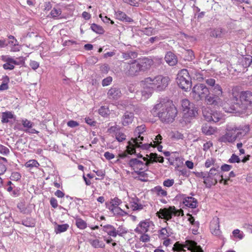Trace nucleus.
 Instances as JSON below:
<instances>
[{"mask_svg": "<svg viewBox=\"0 0 252 252\" xmlns=\"http://www.w3.org/2000/svg\"><path fill=\"white\" fill-rule=\"evenodd\" d=\"M104 156L107 160H110L115 158V155L109 152H106L104 154Z\"/></svg>", "mask_w": 252, "mask_h": 252, "instance_id": "obj_62", "label": "nucleus"}, {"mask_svg": "<svg viewBox=\"0 0 252 252\" xmlns=\"http://www.w3.org/2000/svg\"><path fill=\"white\" fill-rule=\"evenodd\" d=\"M61 10L60 8H54L50 12L51 17L55 18L58 17L61 14Z\"/></svg>", "mask_w": 252, "mask_h": 252, "instance_id": "obj_49", "label": "nucleus"}, {"mask_svg": "<svg viewBox=\"0 0 252 252\" xmlns=\"http://www.w3.org/2000/svg\"><path fill=\"white\" fill-rule=\"evenodd\" d=\"M171 229L169 227L161 228L158 231L159 237L161 239H166L172 234Z\"/></svg>", "mask_w": 252, "mask_h": 252, "instance_id": "obj_26", "label": "nucleus"}, {"mask_svg": "<svg viewBox=\"0 0 252 252\" xmlns=\"http://www.w3.org/2000/svg\"><path fill=\"white\" fill-rule=\"evenodd\" d=\"M219 167H212L211 168L209 172H207V174L213 177H217L218 180L220 179V183H222V181L223 180V176L222 175H220L219 172H218V169Z\"/></svg>", "mask_w": 252, "mask_h": 252, "instance_id": "obj_30", "label": "nucleus"}, {"mask_svg": "<svg viewBox=\"0 0 252 252\" xmlns=\"http://www.w3.org/2000/svg\"><path fill=\"white\" fill-rule=\"evenodd\" d=\"M0 59L6 63L3 64V68L5 70H13L15 65H21L24 63L23 57H19L16 60L8 55H2Z\"/></svg>", "mask_w": 252, "mask_h": 252, "instance_id": "obj_11", "label": "nucleus"}, {"mask_svg": "<svg viewBox=\"0 0 252 252\" xmlns=\"http://www.w3.org/2000/svg\"><path fill=\"white\" fill-rule=\"evenodd\" d=\"M89 243L94 248H103L105 247L103 242L98 239H91Z\"/></svg>", "mask_w": 252, "mask_h": 252, "instance_id": "obj_33", "label": "nucleus"}, {"mask_svg": "<svg viewBox=\"0 0 252 252\" xmlns=\"http://www.w3.org/2000/svg\"><path fill=\"white\" fill-rule=\"evenodd\" d=\"M212 121L214 122H218L220 120L222 117V114L218 111H213V113L212 115Z\"/></svg>", "mask_w": 252, "mask_h": 252, "instance_id": "obj_43", "label": "nucleus"}, {"mask_svg": "<svg viewBox=\"0 0 252 252\" xmlns=\"http://www.w3.org/2000/svg\"><path fill=\"white\" fill-rule=\"evenodd\" d=\"M177 83L183 90L187 91L191 85V78L187 69L181 70L178 74Z\"/></svg>", "mask_w": 252, "mask_h": 252, "instance_id": "obj_8", "label": "nucleus"}, {"mask_svg": "<svg viewBox=\"0 0 252 252\" xmlns=\"http://www.w3.org/2000/svg\"><path fill=\"white\" fill-rule=\"evenodd\" d=\"M249 131V126H233L227 128L224 135L219 138V141L223 143H233L237 139H240Z\"/></svg>", "mask_w": 252, "mask_h": 252, "instance_id": "obj_4", "label": "nucleus"}, {"mask_svg": "<svg viewBox=\"0 0 252 252\" xmlns=\"http://www.w3.org/2000/svg\"><path fill=\"white\" fill-rule=\"evenodd\" d=\"M215 162V159L213 158H208L205 163V166L207 168L210 167L211 166L213 165Z\"/></svg>", "mask_w": 252, "mask_h": 252, "instance_id": "obj_58", "label": "nucleus"}, {"mask_svg": "<svg viewBox=\"0 0 252 252\" xmlns=\"http://www.w3.org/2000/svg\"><path fill=\"white\" fill-rule=\"evenodd\" d=\"M166 62L170 66L175 65L177 63V58L176 55L171 52H168L165 56Z\"/></svg>", "mask_w": 252, "mask_h": 252, "instance_id": "obj_20", "label": "nucleus"}, {"mask_svg": "<svg viewBox=\"0 0 252 252\" xmlns=\"http://www.w3.org/2000/svg\"><path fill=\"white\" fill-rule=\"evenodd\" d=\"M23 126L28 128H32L33 125V123L27 119H24L22 121Z\"/></svg>", "mask_w": 252, "mask_h": 252, "instance_id": "obj_52", "label": "nucleus"}, {"mask_svg": "<svg viewBox=\"0 0 252 252\" xmlns=\"http://www.w3.org/2000/svg\"><path fill=\"white\" fill-rule=\"evenodd\" d=\"M99 17L104 23H108L109 21H110L111 24H113L114 23L113 21L111 20L110 18H108L106 16H103L101 14L99 15Z\"/></svg>", "mask_w": 252, "mask_h": 252, "instance_id": "obj_61", "label": "nucleus"}, {"mask_svg": "<svg viewBox=\"0 0 252 252\" xmlns=\"http://www.w3.org/2000/svg\"><path fill=\"white\" fill-rule=\"evenodd\" d=\"M232 234L233 236L239 239V240L242 239L244 237V234L243 232H241L239 229H236L233 231Z\"/></svg>", "mask_w": 252, "mask_h": 252, "instance_id": "obj_45", "label": "nucleus"}, {"mask_svg": "<svg viewBox=\"0 0 252 252\" xmlns=\"http://www.w3.org/2000/svg\"><path fill=\"white\" fill-rule=\"evenodd\" d=\"M39 63L36 61H32L30 63V66L34 70L36 69L39 67Z\"/></svg>", "mask_w": 252, "mask_h": 252, "instance_id": "obj_64", "label": "nucleus"}, {"mask_svg": "<svg viewBox=\"0 0 252 252\" xmlns=\"http://www.w3.org/2000/svg\"><path fill=\"white\" fill-rule=\"evenodd\" d=\"M154 115H158L161 121L172 122L177 114L176 108L170 102H160L156 104L152 109Z\"/></svg>", "mask_w": 252, "mask_h": 252, "instance_id": "obj_2", "label": "nucleus"}, {"mask_svg": "<svg viewBox=\"0 0 252 252\" xmlns=\"http://www.w3.org/2000/svg\"><path fill=\"white\" fill-rule=\"evenodd\" d=\"M69 225L67 224H58L55 227V231L56 233H60L66 231Z\"/></svg>", "mask_w": 252, "mask_h": 252, "instance_id": "obj_38", "label": "nucleus"}, {"mask_svg": "<svg viewBox=\"0 0 252 252\" xmlns=\"http://www.w3.org/2000/svg\"><path fill=\"white\" fill-rule=\"evenodd\" d=\"M134 115L131 112H126L122 118V124L126 126L131 124L133 120Z\"/></svg>", "mask_w": 252, "mask_h": 252, "instance_id": "obj_21", "label": "nucleus"}, {"mask_svg": "<svg viewBox=\"0 0 252 252\" xmlns=\"http://www.w3.org/2000/svg\"><path fill=\"white\" fill-rule=\"evenodd\" d=\"M148 159H151L153 161V163L154 162H159L160 163H162L164 161L163 158L162 157H158L157 154L154 153H150Z\"/></svg>", "mask_w": 252, "mask_h": 252, "instance_id": "obj_39", "label": "nucleus"}, {"mask_svg": "<svg viewBox=\"0 0 252 252\" xmlns=\"http://www.w3.org/2000/svg\"><path fill=\"white\" fill-rule=\"evenodd\" d=\"M209 93V91L205 85L198 84L192 88L191 95L194 100L199 101L204 98Z\"/></svg>", "mask_w": 252, "mask_h": 252, "instance_id": "obj_10", "label": "nucleus"}, {"mask_svg": "<svg viewBox=\"0 0 252 252\" xmlns=\"http://www.w3.org/2000/svg\"><path fill=\"white\" fill-rule=\"evenodd\" d=\"M67 125L70 127H75L79 126V123L76 121L71 120L67 122Z\"/></svg>", "mask_w": 252, "mask_h": 252, "instance_id": "obj_63", "label": "nucleus"}, {"mask_svg": "<svg viewBox=\"0 0 252 252\" xmlns=\"http://www.w3.org/2000/svg\"><path fill=\"white\" fill-rule=\"evenodd\" d=\"M108 131L110 133L114 134L116 139L119 142H122L126 139V135L120 131L119 127L117 126H111Z\"/></svg>", "mask_w": 252, "mask_h": 252, "instance_id": "obj_15", "label": "nucleus"}, {"mask_svg": "<svg viewBox=\"0 0 252 252\" xmlns=\"http://www.w3.org/2000/svg\"><path fill=\"white\" fill-rule=\"evenodd\" d=\"M213 111L208 107H204L202 108V114L205 119L208 122H211L212 120V115Z\"/></svg>", "mask_w": 252, "mask_h": 252, "instance_id": "obj_27", "label": "nucleus"}, {"mask_svg": "<svg viewBox=\"0 0 252 252\" xmlns=\"http://www.w3.org/2000/svg\"><path fill=\"white\" fill-rule=\"evenodd\" d=\"M103 231L107 233L109 236L113 237H116V229L113 226L110 224L104 225L103 226Z\"/></svg>", "mask_w": 252, "mask_h": 252, "instance_id": "obj_29", "label": "nucleus"}, {"mask_svg": "<svg viewBox=\"0 0 252 252\" xmlns=\"http://www.w3.org/2000/svg\"><path fill=\"white\" fill-rule=\"evenodd\" d=\"M75 224L80 229H85L87 227L86 222L80 218H76L75 219Z\"/></svg>", "mask_w": 252, "mask_h": 252, "instance_id": "obj_35", "label": "nucleus"}, {"mask_svg": "<svg viewBox=\"0 0 252 252\" xmlns=\"http://www.w3.org/2000/svg\"><path fill=\"white\" fill-rule=\"evenodd\" d=\"M122 56L125 60H128L129 59H135L137 57V54L134 51H127L126 52H123Z\"/></svg>", "mask_w": 252, "mask_h": 252, "instance_id": "obj_36", "label": "nucleus"}, {"mask_svg": "<svg viewBox=\"0 0 252 252\" xmlns=\"http://www.w3.org/2000/svg\"><path fill=\"white\" fill-rule=\"evenodd\" d=\"M9 150L5 146L0 145V154L3 155H7L9 153Z\"/></svg>", "mask_w": 252, "mask_h": 252, "instance_id": "obj_54", "label": "nucleus"}, {"mask_svg": "<svg viewBox=\"0 0 252 252\" xmlns=\"http://www.w3.org/2000/svg\"><path fill=\"white\" fill-rule=\"evenodd\" d=\"M183 203L186 206L191 208H195L197 205L196 200L192 197H185Z\"/></svg>", "mask_w": 252, "mask_h": 252, "instance_id": "obj_23", "label": "nucleus"}, {"mask_svg": "<svg viewBox=\"0 0 252 252\" xmlns=\"http://www.w3.org/2000/svg\"><path fill=\"white\" fill-rule=\"evenodd\" d=\"M98 113L102 116H105L108 115V109L105 106H101L98 110Z\"/></svg>", "mask_w": 252, "mask_h": 252, "instance_id": "obj_53", "label": "nucleus"}, {"mask_svg": "<svg viewBox=\"0 0 252 252\" xmlns=\"http://www.w3.org/2000/svg\"><path fill=\"white\" fill-rule=\"evenodd\" d=\"M107 95L110 99H117L121 96L122 93L119 89L112 88L108 91Z\"/></svg>", "mask_w": 252, "mask_h": 252, "instance_id": "obj_19", "label": "nucleus"}, {"mask_svg": "<svg viewBox=\"0 0 252 252\" xmlns=\"http://www.w3.org/2000/svg\"><path fill=\"white\" fill-rule=\"evenodd\" d=\"M219 219L218 218H214L210 223V230L211 233L216 236H220L221 231L220 229Z\"/></svg>", "mask_w": 252, "mask_h": 252, "instance_id": "obj_18", "label": "nucleus"}, {"mask_svg": "<svg viewBox=\"0 0 252 252\" xmlns=\"http://www.w3.org/2000/svg\"><path fill=\"white\" fill-rule=\"evenodd\" d=\"M109 210L114 215L118 216H125L127 214V210L121 209L119 207L114 208H109Z\"/></svg>", "mask_w": 252, "mask_h": 252, "instance_id": "obj_24", "label": "nucleus"}, {"mask_svg": "<svg viewBox=\"0 0 252 252\" xmlns=\"http://www.w3.org/2000/svg\"><path fill=\"white\" fill-rule=\"evenodd\" d=\"M9 78L6 76L4 78L5 83H2L0 85V91H4L8 89V82H9Z\"/></svg>", "mask_w": 252, "mask_h": 252, "instance_id": "obj_50", "label": "nucleus"}, {"mask_svg": "<svg viewBox=\"0 0 252 252\" xmlns=\"http://www.w3.org/2000/svg\"><path fill=\"white\" fill-rule=\"evenodd\" d=\"M127 68L129 66L128 73L130 75H134L140 70H143L141 63L136 60H134L131 63L126 64Z\"/></svg>", "mask_w": 252, "mask_h": 252, "instance_id": "obj_17", "label": "nucleus"}, {"mask_svg": "<svg viewBox=\"0 0 252 252\" xmlns=\"http://www.w3.org/2000/svg\"><path fill=\"white\" fill-rule=\"evenodd\" d=\"M125 208L128 211L130 209L132 211H140L144 208V205H142L139 201V200L137 197L132 198L129 200V205L126 204Z\"/></svg>", "mask_w": 252, "mask_h": 252, "instance_id": "obj_14", "label": "nucleus"}, {"mask_svg": "<svg viewBox=\"0 0 252 252\" xmlns=\"http://www.w3.org/2000/svg\"><path fill=\"white\" fill-rule=\"evenodd\" d=\"M17 207L21 212L23 213L28 214L29 213V211L27 209L25 204L23 202L19 203L17 205Z\"/></svg>", "mask_w": 252, "mask_h": 252, "instance_id": "obj_46", "label": "nucleus"}, {"mask_svg": "<svg viewBox=\"0 0 252 252\" xmlns=\"http://www.w3.org/2000/svg\"><path fill=\"white\" fill-rule=\"evenodd\" d=\"M174 183V181L173 179H167L163 182V185L166 187L169 188L172 186Z\"/></svg>", "mask_w": 252, "mask_h": 252, "instance_id": "obj_57", "label": "nucleus"}, {"mask_svg": "<svg viewBox=\"0 0 252 252\" xmlns=\"http://www.w3.org/2000/svg\"><path fill=\"white\" fill-rule=\"evenodd\" d=\"M91 29L95 32L98 34H102L104 32V30L102 27L96 25L95 24H93L91 25Z\"/></svg>", "mask_w": 252, "mask_h": 252, "instance_id": "obj_41", "label": "nucleus"}, {"mask_svg": "<svg viewBox=\"0 0 252 252\" xmlns=\"http://www.w3.org/2000/svg\"><path fill=\"white\" fill-rule=\"evenodd\" d=\"M213 91L218 96H221L222 95V90L221 87L219 84H215L213 87Z\"/></svg>", "mask_w": 252, "mask_h": 252, "instance_id": "obj_42", "label": "nucleus"}, {"mask_svg": "<svg viewBox=\"0 0 252 252\" xmlns=\"http://www.w3.org/2000/svg\"><path fill=\"white\" fill-rule=\"evenodd\" d=\"M122 201L121 199H119L118 197H115L114 198L111 199L109 202H107L106 203V206L108 209H109V208H114L119 207V205L122 203Z\"/></svg>", "mask_w": 252, "mask_h": 252, "instance_id": "obj_28", "label": "nucleus"}, {"mask_svg": "<svg viewBox=\"0 0 252 252\" xmlns=\"http://www.w3.org/2000/svg\"><path fill=\"white\" fill-rule=\"evenodd\" d=\"M145 131V126L141 125L136 127L134 131L135 138H132L128 142L126 146V151L128 154L132 155L136 153V150L139 149L141 150H148L152 146V143L150 144H143L142 141L144 140L143 136L141 135Z\"/></svg>", "mask_w": 252, "mask_h": 252, "instance_id": "obj_3", "label": "nucleus"}, {"mask_svg": "<svg viewBox=\"0 0 252 252\" xmlns=\"http://www.w3.org/2000/svg\"><path fill=\"white\" fill-rule=\"evenodd\" d=\"M127 232V229L123 226H119L117 229H116V236H122L123 234H126Z\"/></svg>", "mask_w": 252, "mask_h": 252, "instance_id": "obj_44", "label": "nucleus"}, {"mask_svg": "<svg viewBox=\"0 0 252 252\" xmlns=\"http://www.w3.org/2000/svg\"><path fill=\"white\" fill-rule=\"evenodd\" d=\"M186 60L191 61L194 59V54L192 50H187L185 52Z\"/></svg>", "mask_w": 252, "mask_h": 252, "instance_id": "obj_48", "label": "nucleus"}, {"mask_svg": "<svg viewBox=\"0 0 252 252\" xmlns=\"http://www.w3.org/2000/svg\"><path fill=\"white\" fill-rule=\"evenodd\" d=\"M141 234L139 237V241L143 243H147L150 241V237L149 235L146 233H139Z\"/></svg>", "mask_w": 252, "mask_h": 252, "instance_id": "obj_47", "label": "nucleus"}, {"mask_svg": "<svg viewBox=\"0 0 252 252\" xmlns=\"http://www.w3.org/2000/svg\"><path fill=\"white\" fill-rule=\"evenodd\" d=\"M13 118V114L11 112L7 111L2 113L1 122L3 123H8L9 119Z\"/></svg>", "mask_w": 252, "mask_h": 252, "instance_id": "obj_37", "label": "nucleus"}, {"mask_svg": "<svg viewBox=\"0 0 252 252\" xmlns=\"http://www.w3.org/2000/svg\"><path fill=\"white\" fill-rule=\"evenodd\" d=\"M140 158H131L128 163L131 169L137 174L143 173V171L147 169L149 165L153 163L151 159H148V158L143 157L141 155Z\"/></svg>", "mask_w": 252, "mask_h": 252, "instance_id": "obj_6", "label": "nucleus"}, {"mask_svg": "<svg viewBox=\"0 0 252 252\" xmlns=\"http://www.w3.org/2000/svg\"><path fill=\"white\" fill-rule=\"evenodd\" d=\"M232 100L235 103L236 106H233L231 108V110H227L226 107H224L225 111L228 112H232L238 107L242 109H245L250 104H252V93L248 91L241 92L239 98L234 96Z\"/></svg>", "mask_w": 252, "mask_h": 252, "instance_id": "obj_5", "label": "nucleus"}, {"mask_svg": "<svg viewBox=\"0 0 252 252\" xmlns=\"http://www.w3.org/2000/svg\"><path fill=\"white\" fill-rule=\"evenodd\" d=\"M202 131L207 135H211L216 132L217 128L208 124H204L202 127Z\"/></svg>", "mask_w": 252, "mask_h": 252, "instance_id": "obj_25", "label": "nucleus"}, {"mask_svg": "<svg viewBox=\"0 0 252 252\" xmlns=\"http://www.w3.org/2000/svg\"><path fill=\"white\" fill-rule=\"evenodd\" d=\"M169 81L170 79L168 77L162 75L145 78L140 82V86L143 89L141 91V99H147L151 96L154 91H164L168 86Z\"/></svg>", "mask_w": 252, "mask_h": 252, "instance_id": "obj_1", "label": "nucleus"}, {"mask_svg": "<svg viewBox=\"0 0 252 252\" xmlns=\"http://www.w3.org/2000/svg\"><path fill=\"white\" fill-rule=\"evenodd\" d=\"M115 16L117 19L121 21L128 22H131L132 21V20L130 18L127 17L124 12L121 11H116L115 12Z\"/></svg>", "mask_w": 252, "mask_h": 252, "instance_id": "obj_31", "label": "nucleus"}, {"mask_svg": "<svg viewBox=\"0 0 252 252\" xmlns=\"http://www.w3.org/2000/svg\"><path fill=\"white\" fill-rule=\"evenodd\" d=\"M8 38L9 39V41H8V43L10 44L11 45L14 44L18 45V41L13 36V35H10L8 36Z\"/></svg>", "mask_w": 252, "mask_h": 252, "instance_id": "obj_59", "label": "nucleus"}, {"mask_svg": "<svg viewBox=\"0 0 252 252\" xmlns=\"http://www.w3.org/2000/svg\"><path fill=\"white\" fill-rule=\"evenodd\" d=\"M153 191L157 195L160 197H165L167 195V191L159 186L155 187L153 189Z\"/></svg>", "mask_w": 252, "mask_h": 252, "instance_id": "obj_32", "label": "nucleus"}, {"mask_svg": "<svg viewBox=\"0 0 252 252\" xmlns=\"http://www.w3.org/2000/svg\"><path fill=\"white\" fill-rule=\"evenodd\" d=\"M181 105L184 117L185 118H192L195 117L197 111L194 105L187 99H184L181 101Z\"/></svg>", "mask_w": 252, "mask_h": 252, "instance_id": "obj_12", "label": "nucleus"}, {"mask_svg": "<svg viewBox=\"0 0 252 252\" xmlns=\"http://www.w3.org/2000/svg\"><path fill=\"white\" fill-rule=\"evenodd\" d=\"M154 224L150 220H145L141 221L134 229L136 233H146L151 229H154Z\"/></svg>", "mask_w": 252, "mask_h": 252, "instance_id": "obj_13", "label": "nucleus"}, {"mask_svg": "<svg viewBox=\"0 0 252 252\" xmlns=\"http://www.w3.org/2000/svg\"><path fill=\"white\" fill-rule=\"evenodd\" d=\"M39 165V163L35 159L29 160L25 164L26 167L31 168L32 167H38Z\"/></svg>", "mask_w": 252, "mask_h": 252, "instance_id": "obj_40", "label": "nucleus"}, {"mask_svg": "<svg viewBox=\"0 0 252 252\" xmlns=\"http://www.w3.org/2000/svg\"><path fill=\"white\" fill-rule=\"evenodd\" d=\"M203 183L207 188H210L212 186L215 185L218 182L217 177H213L209 175H207Z\"/></svg>", "mask_w": 252, "mask_h": 252, "instance_id": "obj_22", "label": "nucleus"}, {"mask_svg": "<svg viewBox=\"0 0 252 252\" xmlns=\"http://www.w3.org/2000/svg\"><path fill=\"white\" fill-rule=\"evenodd\" d=\"M143 70H145L149 68L153 63V62L151 59L145 58L143 59L140 63Z\"/></svg>", "mask_w": 252, "mask_h": 252, "instance_id": "obj_34", "label": "nucleus"}, {"mask_svg": "<svg viewBox=\"0 0 252 252\" xmlns=\"http://www.w3.org/2000/svg\"><path fill=\"white\" fill-rule=\"evenodd\" d=\"M219 96L216 95H209L208 94L204 97L205 102L207 105H213L214 106H223L222 102Z\"/></svg>", "mask_w": 252, "mask_h": 252, "instance_id": "obj_16", "label": "nucleus"}, {"mask_svg": "<svg viewBox=\"0 0 252 252\" xmlns=\"http://www.w3.org/2000/svg\"><path fill=\"white\" fill-rule=\"evenodd\" d=\"M112 81V78L110 76L107 77L104 79L102 82V85L103 86H107L111 84Z\"/></svg>", "mask_w": 252, "mask_h": 252, "instance_id": "obj_56", "label": "nucleus"}, {"mask_svg": "<svg viewBox=\"0 0 252 252\" xmlns=\"http://www.w3.org/2000/svg\"><path fill=\"white\" fill-rule=\"evenodd\" d=\"M157 215L159 218L169 220L173 216L178 217L183 215V211L181 209H177L174 206H170L168 208L160 209L157 212Z\"/></svg>", "mask_w": 252, "mask_h": 252, "instance_id": "obj_7", "label": "nucleus"}, {"mask_svg": "<svg viewBox=\"0 0 252 252\" xmlns=\"http://www.w3.org/2000/svg\"><path fill=\"white\" fill-rule=\"evenodd\" d=\"M241 160L239 157L235 154H232L228 160L229 163H239Z\"/></svg>", "mask_w": 252, "mask_h": 252, "instance_id": "obj_51", "label": "nucleus"}, {"mask_svg": "<svg viewBox=\"0 0 252 252\" xmlns=\"http://www.w3.org/2000/svg\"><path fill=\"white\" fill-rule=\"evenodd\" d=\"M21 177V174L17 172H14L12 173L10 178L12 180L18 181Z\"/></svg>", "mask_w": 252, "mask_h": 252, "instance_id": "obj_55", "label": "nucleus"}, {"mask_svg": "<svg viewBox=\"0 0 252 252\" xmlns=\"http://www.w3.org/2000/svg\"><path fill=\"white\" fill-rule=\"evenodd\" d=\"M11 46H11V49H10L11 52H16L20 51L21 50V45H20L19 44L18 42V45H14V44H13V45H12Z\"/></svg>", "mask_w": 252, "mask_h": 252, "instance_id": "obj_60", "label": "nucleus"}, {"mask_svg": "<svg viewBox=\"0 0 252 252\" xmlns=\"http://www.w3.org/2000/svg\"><path fill=\"white\" fill-rule=\"evenodd\" d=\"M184 248L191 251V252H203L200 246L197 245L196 243L190 240L186 241L185 244H180L176 242L173 247V250L178 252L185 251Z\"/></svg>", "mask_w": 252, "mask_h": 252, "instance_id": "obj_9", "label": "nucleus"}]
</instances>
